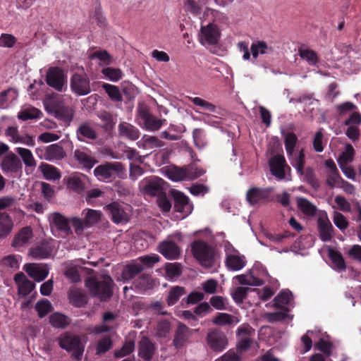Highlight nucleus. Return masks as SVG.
Here are the masks:
<instances>
[{
    "mask_svg": "<svg viewBox=\"0 0 361 361\" xmlns=\"http://www.w3.org/2000/svg\"><path fill=\"white\" fill-rule=\"evenodd\" d=\"M226 264L228 269L238 271L245 266L244 257L230 255L226 257Z\"/></svg>",
    "mask_w": 361,
    "mask_h": 361,
    "instance_id": "37",
    "label": "nucleus"
},
{
    "mask_svg": "<svg viewBox=\"0 0 361 361\" xmlns=\"http://www.w3.org/2000/svg\"><path fill=\"white\" fill-rule=\"evenodd\" d=\"M45 82L49 87L59 92H66L68 88L67 75L59 66H51L47 69Z\"/></svg>",
    "mask_w": 361,
    "mask_h": 361,
    "instance_id": "5",
    "label": "nucleus"
},
{
    "mask_svg": "<svg viewBox=\"0 0 361 361\" xmlns=\"http://www.w3.org/2000/svg\"><path fill=\"white\" fill-rule=\"evenodd\" d=\"M18 97L17 91L12 87L4 90L0 92V109H6L8 107L9 100L16 99Z\"/></svg>",
    "mask_w": 361,
    "mask_h": 361,
    "instance_id": "43",
    "label": "nucleus"
},
{
    "mask_svg": "<svg viewBox=\"0 0 361 361\" xmlns=\"http://www.w3.org/2000/svg\"><path fill=\"white\" fill-rule=\"evenodd\" d=\"M273 191V188L252 187L247 191L246 200L251 205L267 202L271 201V195Z\"/></svg>",
    "mask_w": 361,
    "mask_h": 361,
    "instance_id": "11",
    "label": "nucleus"
},
{
    "mask_svg": "<svg viewBox=\"0 0 361 361\" xmlns=\"http://www.w3.org/2000/svg\"><path fill=\"white\" fill-rule=\"evenodd\" d=\"M281 311L267 314V319L269 322H280L288 317L289 309L287 307H281Z\"/></svg>",
    "mask_w": 361,
    "mask_h": 361,
    "instance_id": "52",
    "label": "nucleus"
},
{
    "mask_svg": "<svg viewBox=\"0 0 361 361\" xmlns=\"http://www.w3.org/2000/svg\"><path fill=\"white\" fill-rule=\"evenodd\" d=\"M297 204L298 209L307 216H314L317 212L316 207L306 198H298Z\"/></svg>",
    "mask_w": 361,
    "mask_h": 361,
    "instance_id": "40",
    "label": "nucleus"
},
{
    "mask_svg": "<svg viewBox=\"0 0 361 361\" xmlns=\"http://www.w3.org/2000/svg\"><path fill=\"white\" fill-rule=\"evenodd\" d=\"M355 154V150L350 144L345 146V150L339 156L338 159V165L348 164L353 161Z\"/></svg>",
    "mask_w": 361,
    "mask_h": 361,
    "instance_id": "50",
    "label": "nucleus"
},
{
    "mask_svg": "<svg viewBox=\"0 0 361 361\" xmlns=\"http://www.w3.org/2000/svg\"><path fill=\"white\" fill-rule=\"evenodd\" d=\"M185 294H186V290L184 287L178 286L172 287L166 300L167 305L169 306L174 305Z\"/></svg>",
    "mask_w": 361,
    "mask_h": 361,
    "instance_id": "35",
    "label": "nucleus"
},
{
    "mask_svg": "<svg viewBox=\"0 0 361 361\" xmlns=\"http://www.w3.org/2000/svg\"><path fill=\"white\" fill-rule=\"evenodd\" d=\"M205 341L208 347L216 353L224 351L228 344V338L225 333L217 328L209 330Z\"/></svg>",
    "mask_w": 361,
    "mask_h": 361,
    "instance_id": "7",
    "label": "nucleus"
},
{
    "mask_svg": "<svg viewBox=\"0 0 361 361\" xmlns=\"http://www.w3.org/2000/svg\"><path fill=\"white\" fill-rule=\"evenodd\" d=\"M0 166L4 172L18 173L22 169V164L20 159L11 152L3 158Z\"/></svg>",
    "mask_w": 361,
    "mask_h": 361,
    "instance_id": "23",
    "label": "nucleus"
},
{
    "mask_svg": "<svg viewBox=\"0 0 361 361\" xmlns=\"http://www.w3.org/2000/svg\"><path fill=\"white\" fill-rule=\"evenodd\" d=\"M201 39H204L209 45H215L220 38V31L216 25L209 23L207 25L201 26Z\"/></svg>",
    "mask_w": 361,
    "mask_h": 361,
    "instance_id": "18",
    "label": "nucleus"
},
{
    "mask_svg": "<svg viewBox=\"0 0 361 361\" xmlns=\"http://www.w3.org/2000/svg\"><path fill=\"white\" fill-rule=\"evenodd\" d=\"M139 118L142 122V127L149 131L159 130L163 126L165 119L156 118L146 106L140 107L137 110Z\"/></svg>",
    "mask_w": 361,
    "mask_h": 361,
    "instance_id": "9",
    "label": "nucleus"
},
{
    "mask_svg": "<svg viewBox=\"0 0 361 361\" xmlns=\"http://www.w3.org/2000/svg\"><path fill=\"white\" fill-rule=\"evenodd\" d=\"M157 351V345L147 336L138 342V356L145 361H151Z\"/></svg>",
    "mask_w": 361,
    "mask_h": 361,
    "instance_id": "16",
    "label": "nucleus"
},
{
    "mask_svg": "<svg viewBox=\"0 0 361 361\" xmlns=\"http://www.w3.org/2000/svg\"><path fill=\"white\" fill-rule=\"evenodd\" d=\"M34 237L32 228L30 226H24L14 235L11 246L18 251L27 246Z\"/></svg>",
    "mask_w": 361,
    "mask_h": 361,
    "instance_id": "13",
    "label": "nucleus"
},
{
    "mask_svg": "<svg viewBox=\"0 0 361 361\" xmlns=\"http://www.w3.org/2000/svg\"><path fill=\"white\" fill-rule=\"evenodd\" d=\"M67 187L71 190L81 193L85 189V184L79 176H73L67 179Z\"/></svg>",
    "mask_w": 361,
    "mask_h": 361,
    "instance_id": "46",
    "label": "nucleus"
},
{
    "mask_svg": "<svg viewBox=\"0 0 361 361\" xmlns=\"http://www.w3.org/2000/svg\"><path fill=\"white\" fill-rule=\"evenodd\" d=\"M118 132L121 137H126L130 140H136L139 138L140 130L134 126L123 122L118 125Z\"/></svg>",
    "mask_w": 361,
    "mask_h": 361,
    "instance_id": "31",
    "label": "nucleus"
},
{
    "mask_svg": "<svg viewBox=\"0 0 361 361\" xmlns=\"http://www.w3.org/2000/svg\"><path fill=\"white\" fill-rule=\"evenodd\" d=\"M204 298V295L201 292L194 291L190 293L186 298H183L181 300L182 305H193L202 301Z\"/></svg>",
    "mask_w": 361,
    "mask_h": 361,
    "instance_id": "60",
    "label": "nucleus"
},
{
    "mask_svg": "<svg viewBox=\"0 0 361 361\" xmlns=\"http://www.w3.org/2000/svg\"><path fill=\"white\" fill-rule=\"evenodd\" d=\"M50 226L54 227L58 231L68 235L72 233L70 227V221L60 213H53L49 218Z\"/></svg>",
    "mask_w": 361,
    "mask_h": 361,
    "instance_id": "21",
    "label": "nucleus"
},
{
    "mask_svg": "<svg viewBox=\"0 0 361 361\" xmlns=\"http://www.w3.org/2000/svg\"><path fill=\"white\" fill-rule=\"evenodd\" d=\"M35 309L38 312L39 317H44L51 311V304L48 300L44 299L36 303Z\"/></svg>",
    "mask_w": 361,
    "mask_h": 361,
    "instance_id": "59",
    "label": "nucleus"
},
{
    "mask_svg": "<svg viewBox=\"0 0 361 361\" xmlns=\"http://www.w3.org/2000/svg\"><path fill=\"white\" fill-rule=\"evenodd\" d=\"M18 154L21 157L24 164L27 166L35 165V159L31 151L26 148H17Z\"/></svg>",
    "mask_w": 361,
    "mask_h": 361,
    "instance_id": "56",
    "label": "nucleus"
},
{
    "mask_svg": "<svg viewBox=\"0 0 361 361\" xmlns=\"http://www.w3.org/2000/svg\"><path fill=\"white\" fill-rule=\"evenodd\" d=\"M39 169L46 180H59L61 177L60 171L53 165L41 163Z\"/></svg>",
    "mask_w": 361,
    "mask_h": 361,
    "instance_id": "32",
    "label": "nucleus"
},
{
    "mask_svg": "<svg viewBox=\"0 0 361 361\" xmlns=\"http://www.w3.org/2000/svg\"><path fill=\"white\" fill-rule=\"evenodd\" d=\"M14 281L18 286V295L20 297H26L35 288V283L27 279L23 272L17 273L14 276Z\"/></svg>",
    "mask_w": 361,
    "mask_h": 361,
    "instance_id": "20",
    "label": "nucleus"
},
{
    "mask_svg": "<svg viewBox=\"0 0 361 361\" xmlns=\"http://www.w3.org/2000/svg\"><path fill=\"white\" fill-rule=\"evenodd\" d=\"M54 247L51 241L44 240L32 246L29 250V255L35 259L49 258L52 255Z\"/></svg>",
    "mask_w": 361,
    "mask_h": 361,
    "instance_id": "14",
    "label": "nucleus"
},
{
    "mask_svg": "<svg viewBox=\"0 0 361 361\" xmlns=\"http://www.w3.org/2000/svg\"><path fill=\"white\" fill-rule=\"evenodd\" d=\"M143 142L145 145H147V147L152 148H161L165 145V143L159 140L157 137L150 136L145 135L142 137Z\"/></svg>",
    "mask_w": 361,
    "mask_h": 361,
    "instance_id": "62",
    "label": "nucleus"
},
{
    "mask_svg": "<svg viewBox=\"0 0 361 361\" xmlns=\"http://www.w3.org/2000/svg\"><path fill=\"white\" fill-rule=\"evenodd\" d=\"M159 252L167 259H176L180 255V248L171 240L161 242L159 245Z\"/></svg>",
    "mask_w": 361,
    "mask_h": 361,
    "instance_id": "19",
    "label": "nucleus"
},
{
    "mask_svg": "<svg viewBox=\"0 0 361 361\" xmlns=\"http://www.w3.org/2000/svg\"><path fill=\"white\" fill-rule=\"evenodd\" d=\"M92 296L97 297L101 301H106L113 294V280L106 276L104 280L99 281L94 277H90L85 281Z\"/></svg>",
    "mask_w": 361,
    "mask_h": 361,
    "instance_id": "2",
    "label": "nucleus"
},
{
    "mask_svg": "<svg viewBox=\"0 0 361 361\" xmlns=\"http://www.w3.org/2000/svg\"><path fill=\"white\" fill-rule=\"evenodd\" d=\"M164 181L158 177H152L147 179L144 185V190L146 194L151 196L159 195L163 193Z\"/></svg>",
    "mask_w": 361,
    "mask_h": 361,
    "instance_id": "24",
    "label": "nucleus"
},
{
    "mask_svg": "<svg viewBox=\"0 0 361 361\" xmlns=\"http://www.w3.org/2000/svg\"><path fill=\"white\" fill-rule=\"evenodd\" d=\"M174 209L180 213H189L191 210V206L189 202V198L183 192L175 191L173 192Z\"/></svg>",
    "mask_w": 361,
    "mask_h": 361,
    "instance_id": "27",
    "label": "nucleus"
},
{
    "mask_svg": "<svg viewBox=\"0 0 361 361\" xmlns=\"http://www.w3.org/2000/svg\"><path fill=\"white\" fill-rule=\"evenodd\" d=\"M23 270L37 282L44 280L49 274L47 269L40 267L35 264H25Z\"/></svg>",
    "mask_w": 361,
    "mask_h": 361,
    "instance_id": "26",
    "label": "nucleus"
},
{
    "mask_svg": "<svg viewBox=\"0 0 361 361\" xmlns=\"http://www.w3.org/2000/svg\"><path fill=\"white\" fill-rule=\"evenodd\" d=\"M13 226L12 219L8 214L0 212V236H7L11 233Z\"/></svg>",
    "mask_w": 361,
    "mask_h": 361,
    "instance_id": "33",
    "label": "nucleus"
},
{
    "mask_svg": "<svg viewBox=\"0 0 361 361\" xmlns=\"http://www.w3.org/2000/svg\"><path fill=\"white\" fill-rule=\"evenodd\" d=\"M124 171L125 167L122 163L106 161L94 169V175L99 180L108 183L119 177Z\"/></svg>",
    "mask_w": 361,
    "mask_h": 361,
    "instance_id": "4",
    "label": "nucleus"
},
{
    "mask_svg": "<svg viewBox=\"0 0 361 361\" xmlns=\"http://www.w3.org/2000/svg\"><path fill=\"white\" fill-rule=\"evenodd\" d=\"M78 140L83 141L85 139L95 140L97 133L94 128L89 123H81L76 130Z\"/></svg>",
    "mask_w": 361,
    "mask_h": 361,
    "instance_id": "30",
    "label": "nucleus"
},
{
    "mask_svg": "<svg viewBox=\"0 0 361 361\" xmlns=\"http://www.w3.org/2000/svg\"><path fill=\"white\" fill-rule=\"evenodd\" d=\"M106 210L111 215V219L115 224L124 223L128 221V214L122 203L113 202L106 206Z\"/></svg>",
    "mask_w": 361,
    "mask_h": 361,
    "instance_id": "17",
    "label": "nucleus"
},
{
    "mask_svg": "<svg viewBox=\"0 0 361 361\" xmlns=\"http://www.w3.org/2000/svg\"><path fill=\"white\" fill-rule=\"evenodd\" d=\"M142 269V266L139 264L128 265L123 271V276L126 279H132L140 274Z\"/></svg>",
    "mask_w": 361,
    "mask_h": 361,
    "instance_id": "53",
    "label": "nucleus"
},
{
    "mask_svg": "<svg viewBox=\"0 0 361 361\" xmlns=\"http://www.w3.org/2000/svg\"><path fill=\"white\" fill-rule=\"evenodd\" d=\"M185 173L187 180H194L204 175L205 170L191 164L185 166Z\"/></svg>",
    "mask_w": 361,
    "mask_h": 361,
    "instance_id": "51",
    "label": "nucleus"
},
{
    "mask_svg": "<svg viewBox=\"0 0 361 361\" xmlns=\"http://www.w3.org/2000/svg\"><path fill=\"white\" fill-rule=\"evenodd\" d=\"M299 55L302 59L307 61L310 65H316L318 62L317 54L309 49H300Z\"/></svg>",
    "mask_w": 361,
    "mask_h": 361,
    "instance_id": "55",
    "label": "nucleus"
},
{
    "mask_svg": "<svg viewBox=\"0 0 361 361\" xmlns=\"http://www.w3.org/2000/svg\"><path fill=\"white\" fill-rule=\"evenodd\" d=\"M195 330L191 329L183 323L179 322L174 333L173 345L176 349L183 348L190 341Z\"/></svg>",
    "mask_w": 361,
    "mask_h": 361,
    "instance_id": "12",
    "label": "nucleus"
},
{
    "mask_svg": "<svg viewBox=\"0 0 361 361\" xmlns=\"http://www.w3.org/2000/svg\"><path fill=\"white\" fill-rule=\"evenodd\" d=\"M66 154L63 148L58 143L51 144L46 147L44 159L49 161H59L66 157Z\"/></svg>",
    "mask_w": 361,
    "mask_h": 361,
    "instance_id": "25",
    "label": "nucleus"
},
{
    "mask_svg": "<svg viewBox=\"0 0 361 361\" xmlns=\"http://www.w3.org/2000/svg\"><path fill=\"white\" fill-rule=\"evenodd\" d=\"M135 350V342L129 340L125 342L123 345L118 350L114 351V357L121 358L129 355Z\"/></svg>",
    "mask_w": 361,
    "mask_h": 361,
    "instance_id": "49",
    "label": "nucleus"
},
{
    "mask_svg": "<svg viewBox=\"0 0 361 361\" xmlns=\"http://www.w3.org/2000/svg\"><path fill=\"white\" fill-rule=\"evenodd\" d=\"M49 322L55 328L65 329L69 325L70 319L63 314L54 312L49 317Z\"/></svg>",
    "mask_w": 361,
    "mask_h": 361,
    "instance_id": "38",
    "label": "nucleus"
},
{
    "mask_svg": "<svg viewBox=\"0 0 361 361\" xmlns=\"http://www.w3.org/2000/svg\"><path fill=\"white\" fill-rule=\"evenodd\" d=\"M319 238L323 242L331 241L334 237V228L327 217H319L317 220Z\"/></svg>",
    "mask_w": 361,
    "mask_h": 361,
    "instance_id": "22",
    "label": "nucleus"
},
{
    "mask_svg": "<svg viewBox=\"0 0 361 361\" xmlns=\"http://www.w3.org/2000/svg\"><path fill=\"white\" fill-rule=\"evenodd\" d=\"M42 113L37 108H28L20 111L18 113V118L22 121H27L30 119H37L41 117Z\"/></svg>",
    "mask_w": 361,
    "mask_h": 361,
    "instance_id": "44",
    "label": "nucleus"
},
{
    "mask_svg": "<svg viewBox=\"0 0 361 361\" xmlns=\"http://www.w3.org/2000/svg\"><path fill=\"white\" fill-rule=\"evenodd\" d=\"M166 275L170 278L178 277L182 274L181 265L179 263H168L166 266Z\"/></svg>",
    "mask_w": 361,
    "mask_h": 361,
    "instance_id": "63",
    "label": "nucleus"
},
{
    "mask_svg": "<svg viewBox=\"0 0 361 361\" xmlns=\"http://www.w3.org/2000/svg\"><path fill=\"white\" fill-rule=\"evenodd\" d=\"M82 215L83 216L85 226L87 228L91 227L95 224L101 218V212L92 209H84Z\"/></svg>",
    "mask_w": 361,
    "mask_h": 361,
    "instance_id": "36",
    "label": "nucleus"
},
{
    "mask_svg": "<svg viewBox=\"0 0 361 361\" xmlns=\"http://www.w3.org/2000/svg\"><path fill=\"white\" fill-rule=\"evenodd\" d=\"M255 329L250 324H241L236 331L237 350L243 352L247 350L254 341Z\"/></svg>",
    "mask_w": 361,
    "mask_h": 361,
    "instance_id": "8",
    "label": "nucleus"
},
{
    "mask_svg": "<svg viewBox=\"0 0 361 361\" xmlns=\"http://www.w3.org/2000/svg\"><path fill=\"white\" fill-rule=\"evenodd\" d=\"M210 306L218 310H225L227 308L228 300L221 295H214L209 299Z\"/></svg>",
    "mask_w": 361,
    "mask_h": 361,
    "instance_id": "57",
    "label": "nucleus"
},
{
    "mask_svg": "<svg viewBox=\"0 0 361 361\" xmlns=\"http://www.w3.org/2000/svg\"><path fill=\"white\" fill-rule=\"evenodd\" d=\"M238 322V319L234 316L223 312L217 313L216 316L212 320V322L218 326L232 325L237 324Z\"/></svg>",
    "mask_w": 361,
    "mask_h": 361,
    "instance_id": "39",
    "label": "nucleus"
},
{
    "mask_svg": "<svg viewBox=\"0 0 361 361\" xmlns=\"http://www.w3.org/2000/svg\"><path fill=\"white\" fill-rule=\"evenodd\" d=\"M101 73L104 75L106 78L112 82H117L120 80L123 75L121 69L111 67L102 68Z\"/></svg>",
    "mask_w": 361,
    "mask_h": 361,
    "instance_id": "48",
    "label": "nucleus"
},
{
    "mask_svg": "<svg viewBox=\"0 0 361 361\" xmlns=\"http://www.w3.org/2000/svg\"><path fill=\"white\" fill-rule=\"evenodd\" d=\"M298 142V137L293 133H288L285 135V148L287 154L291 156L294 152L295 147Z\"/></svg>",
    "mask_w": 361,
    "mask_h": 361,
    "instance_id": "54",
    "label": "nucleus"
},
{
    "mask_svg": "<svg viewBox=\"0 0 361 361\" xmlns=\"http://www.w3.org/2000/svg\"><path fill=\"white\" fill-rule=\"evenodd\" d=\"M69 302L76 307H81L87 303V298L82 290L72 288L68 293Z\"/></svg>",
    "mask_w": 361,
    "mask_h": 361,
    "instance_id": "28",
    "label": "nucleus"
},
{
    "mask_svg": "<svg viewBox=\"0 0 361 361\" xmlns=\"http://www.w3.org/2000/svg\"><path fill=\"white\" fill-rule=\"evenodd\" d=\"M46 111L53 115L56 119L62 121L66 125H69L74 117L73 108L63 102L45 104Z\"/></svg>",
    "mask_w": 361,
    "mask_h": 361,
    "instance_id": "6",
    "label": "nucleus"
},
{
    "mask_svg": "<svg viewBox=\"0 0 361 361\" xmlns=\"http://www.w3.org/2000/svg\"><path fill=\"white\" fill-rule=\"evenodd\" d=\"M333 345L330 341L320 338L315 344V348L322 352L326 357L331 355Z\"/></svg>",
    "mask_w": 361,
    "mask_h": 361,
    "instance_id": "64",
    "label": "nucleus"
},
{
    "mask_svg": "<svg viewBox=\"0 0 361 361\" xmlns=\"http://www.w3.org/2000/svg\"><path fill=\"white\" fill-rule=\"evenodd\" d=\"M70 86L72 92L79 96L87 95L92 91L90 81L86 74L74 73L71 78Z\"/></svg>",
    "mask_w": 361,
    "mask_h": 361,
    "instance_id": "10",
    "label": "nucleus"
},
{
    "mask_svg": "<svg viewBox=\"0 0 361 361\" xmlns=\"http://www.w3.org/2000/svg\"><path fill=\"white\" fill-rule=\"evenodd\" d=\"M292 298V293L287 290L281 291L274 298V307L281 308L285 305H288Z\"/></svg>",
    "mask_w": 361,
    "mask_h": 361,
    "instance_id": "47",
    "label": "nucleus"
},
{
    "mask_svg": "<svg viewBox=\"0 0 361 361\" xmlns=\"http://www.w3.org/2000/svg\"><path fill=\"white\" fill-rule=\"evenodd\" d=\"M102 88L113 102H121L123 97L118 87L109 83H103Z\"/></svg>",
    "mask_w": 361,
    "mask_h": 361,
    "instance_id": "42",
    "label": "nucleus"
},
{
    "mask_svg": "<svg viewBox=\"0 0 361 361\" xmlns=\"http://www.w3.org/2000/svg\"><path fill=\"white\" fill-rule=\"evenodd\" d=\"M333 221L336 226L341 231H344L348 227V221L343 214L338 212H334Z\"/></svg>",
    "mask_w": 361,
    "mask_h": 361,
    "instance_id": "61",
    "label": "nucleus"
},
{
    "mask_svg": "<svg viewBox=\"0 0 361 361\" xmlns=\"http://www.w3.org/2000/svg\"><path fill=\"white\" fill-rule=\"evenodd\" d=\"M56 341L61 348L67 352L72 353V357L74 360L77 361L81 360L85 345L79 336L66 331L61 334Z\"/></svg>",
    "mask_w": 361,
    "mask_h": 361,
    "instance_id": "1",
    "label": "nucleus"
},
{
    "mask_svg": "<svg viewBox=\"0 0 361 361\" xmlns=\"http://www.w3.org/2000/svg\"><path fill=\"white\" fill-rule=\"evenodd\" d=\"M73 157L75 160L82 165L83 168L91 169L97 162L96 159L88 154L84 150L75 149L73 152Z\"/></svg>",
    "mask_w": 361,
    "mask_h": 361,
    "instance_id": "29",
    "label": "nucleus"
},
{
    "mask_svg": "<svg viewBox=\"0 0 361 361\" xmlns=\"http://www.w3.org/2000/svg\"><path fill=\"white\" fill-rule=\"evenodd\" d=\"M329 257L334 266V269L339 271H345L346 269L345 260L340 252L333 249H329Z\"/></svg>",
    "mask_w": 361,
    "mask_h": 361,
    "instance_id": "34",
    "label": "nucleus"
},
{
    "mask_svg": "<svg viewBox=\"0 0 361 361\" xmlns=\"http://www.w3.org/2000/svg\"><path fill=\"white\" fill-rule=\"evenodd\" d=\"M113 346V342L109 336H106L102 338L99 339L96 346V355H100L108 352L111 349Z\"/></svg>",
    "mask_w": 361,
    "mask_h": 361,
    "instance_id": "45",
    "label": "nucleus"
},
{
    "mask_svg": "<svg viewBox=\"0 0 361 361\" xmlns=\"http://www.w3.org/2000/svg\"><path fill=\"white\" fill-rule=\"evenodd\" d=\"M269 165L271 174L278 179H283L286 176V168L290 171V168L286 164L285 157L282 154H276L269 161Z\"/></svg>",
    "mask_w": 361,
    "mask_h": 361,
    "instance_id": "15",
    "label": "nucleus"
},
{
    "mask_svg": "<svg viewBox=\"0 0 361 361\" xmlns=\"http://www.w3.org/2000/svg\"><path fill=\"white\" fill-rule=\"evenodd\" d=\"M305 180L314 188H317L319 186L318 179L316 178L314 170L310 167H307L303 171Z\"/></svg>",
    "mask_w": 361,
    "mask_h": 361,
    "instance_id": "58",
    "label": "nucleus"
},
{
    "mask_svg": "<svg viewBox=\"0 0 361 361\" xmlns=\"http://www.w3.org/2000/svg\"><path fill=\"white\" fill-rule=\"evenodd\" d=\"M166 175L169 179L173 181H180L186 179L185 166H172L167 169Z\"/></svg>",
    "mask_w": 361,
    "mask_h": 361,
    "instance_id": "41",
    "label": "nucleus"
},
{
    "mask_svg": "<svg viewBox=\"0 0 361 361\" xmlns=\"http://www.w3.org/2000/svg\"><path fill=\"white\" fill-rule=\"evenodd\" d=\"M194 257L202 266L210 268L214 265L215 250L213 247L203 240H195L191 245Z\"/></svg>",
    "mask_w": 361,
    "mask_h": 361,
    "instance_id": "3",
    "label": "nucleus"
}]
</instances>
